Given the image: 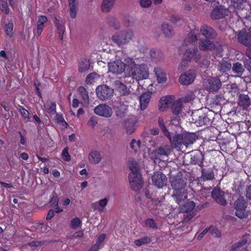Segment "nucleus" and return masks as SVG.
Here are the masks:
<instances>
[{"label": "nucleus", "mask_w": 251, "mask_h": 251, "mask_svg": "<svg viewBox=\"0 0 251 251\" xmlns=\"http://www.w3.org/2000/svg\"><path fill=\"white\" fill-rule=\"evenodd\" d=\"M125 65L126 67V72L137 81L146 79L149 75V69L146 64L137 65L131 58L125 59Z\"/></svg>", "instance_id": "obj_1"}, {"label": "nucleus", "mask_w": 251, "mask_h": 251, "mask_svg": "<svg viewBox=\"0 0 251 251\" xmlns=\"http://www.w3.org/2000/svg\"><path fill=\"white\" fill-rule=\"evenodd\" d=\"M96 93L99 99L102 100H106L113 96V90L107 85H103L97 87Z\"/></svg>", "instance_id": "obj_7"}, {"label": "nucleus", "mask_w": 251, "mask_h": 251, "mask_svg": "<svg viewBox=\"0 0 251 251\" xmlns=\"http://www.w3.org/2000/svg\"><path fill=\"white\" fill-rule=\"evenodd\" d=\"M175 100L173 96H166L161 98L159 101V109L161 111H165L172 105Z\"/></svg>", "instance_id": "obj_13"}, {"label": "nucleus", "mask_w": 251, "mask_h": 251, "mask_svg": "<svg viewBox=\"0 0 251 251\" xmlns=\"http://www.w3.org/2000/svg\"><path fill=\"white\" fill-rule=\"evenodd\" d=\"M227 10L222 6H218L215 8L212 11L211 16L213 19H218L223 18L227 15Z\"/></svg>", "instance_id": "obj_20"}, {"label": "nucleus", "mask_w": 251, "mask_h": 251, "mask_svg": "<svg viewBox=\"0 0 251 251\" xmlns=\"http://www.w3.org/2000/svg\"><path fill=\"white\" fill-rule=\"evenodd\" d=\"M244 62L245 68L251 72V60L247 59Z\"/></svg>", "instance_id": "obj_62"}, {"label": "nucleus", "mask_w": 251, "mask_h": 251, "mask_svg": "<svg viewBox=\"0 0 251 251\" xmlns=\"http://www.w3.org/2000/svg\"><path fill=\"white\" fill-rule=\"evenodd\" d=\"M126 133L128 134H131L133 133L135 129V125L133 124H128L126 125Z\"/></svg>", "instance_id": "obj_56"}, {"label": "nucleus", "mask_w": 251, "mask_h": 251, "mask_svg": "<svg viewBox=\"0 0 251 251\" xmlns=\"http://www.w3.org/2000/svg\"><path fill=\"white\" fill-rule=\"evenodd\" d=\"M199 47L201 50H212L215 48V44L212 41L203 39L199 42Z\"/></svg>", "instance_id": "obj_25"}, {"label": "nucleus", "mask_w": 251, "mask_h": 251, "mask_svg": "<svg viewBox=\"0 0 251 251\" xmlns=\"http://www.w3.org/2000/svg\"><path fill=\"white\" fill-rule=\"evenodd\" d=\"M187 179L182 176H176L171 178L170 182L174 189L172 196L178 204H180L187 198V192L185 189Z\"/></svg>", "instance_id": "obj_2"}, {"label": "nucleus", "mask_w": 251, "mask_h": 251, "mask_svg": "<svg viewBox=\"0 0 251 251\" xmlns=\"http://www.w3.org/2000/svg\"><path fill=\"white\" fill-rule=\"evenodd\" d=\"M251 104V100L247 95L241 94L239 96L238 105L244 109H247Z\"/></svg>", "instance_id": "obj_24"}, {"label": "nucleus", "mask_w": 251, "mask_h": 251, "mask_svg": "<svg viewBox=\"0 0 251 251\" xmlns=\"http://www.w3.org/2000/svg\"><path fill=\"white\" fill-rule=\"evenodd\" d=\"M208 228V231L215 237H220L221 235V231L215 226H211Z\"/></svg>", "instance_id": "obj_48"}, {"label": "nucleus", "mask_w": 251, "mask_h": 251, "mask_svg": "<svg viewBox=\"0 0 251 251\" xmlns=\"http://www.w3.org/2000/svg\"><path fill=\"white\" fill-rule=\"evenodd\" d=\"M151 57L154 61L159 60L162 57V53L159 51L151 50L150 51Z\"/></svg>", "instance_id": "obj_47"}, {"label": "nucleus", "mask_w": 251, "mask_h": 251, "mask_svg": "<svg viewBox=\"0 0 251 251\" xmlns=\"http://www.w3.org/2000/svg\"><path fill=\"white\" fill-rule=\"evenodd\" d=\"M78 91L81 94L83 100L87 102L89 101V96L86 89L83 87H79Z\"/></svg>", "instance_id": "obj_41"}, {"label": "nucleus", "mask_w": 251, "mask_h": 251, "mask_svg": "<svg viewBox=\"0 0 251 251\" xmlns=\"http://www.w3.org/2000/svg\"><path fill=\"white\" fill-rule=\"evenodd\" d=\"M238 40L239 42L246 46L251 45V39L244 30H242L239 32L238 34Z\"/></svg>", "instance_id": "obj_27"}, {"label": "nucleus", "mask_w": 251, "mask_h": 251, "mask_svg": "<svg viewBox=\"0 0 251 251\" xmlns=\"http://www.w3.org/2000/svg\"><path fill=\"white\" fill-rule=\"evenodd\" d=\"M57 27L58 30L59 31V34L60 35H61V38H62V35L65 31V27L64 25H57Z\"/></svg>", "instance_id": "obj_63"}, {"label": "nucleus", "mask_w": 251, "mask_h": 251, "mask_svg": "<svg viewBox=\"0 0 251 251\" xmlns=\"http://www.w3.org/2000/svg\"><path fill=\"white\" fill-rule=\"evenodd\" d=\"M56 105L55 102H51L49 105H45V108L50 114H53L55 113Z\"/></svg>", "instance_id": "obj_45"}, {"label": "nucleus", "mask_w": 251, "mask_h": 251, "mask_svg": "<svg viewBox=\"0 0 251 251\" xmlns=\"http://www.w3.org/2000/svg\"><path fill=\"white\" fill-rule=\"evenodd\" d=\"M108 68L109 72L115 74H120L124 71L126 72L125 60L124 61V63L120 60H117L115 61L109 63Z\"/></svg>", "instance_id": "obj_9"}, {"label": "nucleus", "mask_w": 251, "mask_h": 251, "mask_svg": "<svg viewBox=\"0 0 251 251\" xmlns=\"http://www.w3.org/2000/svg\"><path fill=\"white\" fill-rule=\"evenodd\" d=\"M90 62L86 59L81 60L79 65V71L80 72H84L88 71L90 68Z\"/></svg>", "instance_id": "obj_34"}, {"label": "nucleus", "mask_w": 251, "mask_h": 251, "mask_svg": "<svg viewBox=\"0 0 251 251\" xmlns=\"http://www.w3.org/2000/svg\"><path fill=\"white\" fill-rule=\"evenodd\" d=\"M129 167L131 170V173H138L140 172L138 167V164L136 161L131 160L129 161Z\"/></svg>", "instance_id": "obj_43"}, {"label": "nucleus", "mask_w": 251, "mask_h": 251, "mask_svg": "<svg viewBox=\"0 0 251 251\" xmlns=\"http://www.w3.org/2000/svg\"><path fill=\"white\" fill-rule=\"evenodd\" d=\"M158 124L160 127V128L162 129L163 132H164V134L167 137L170 136V132H168V130L167 129L166 127H165L164 121L163 119L161 118H158Z\"/></svg>", "instance_id": "obj_49"}, {"label": "nucleus", "mask_w": 251, "mask_h": 251, "mask_svg": "<svg viewBox=\"0 0 251 251\" xmlns=\"http://www.w3.org/2000/svg\"><path fill=\"white\" fill-rule=\"evenodd\" d=\"M152 180L154 185L158 188H161L166 184L167 178L161 172H157L154 173Z\"/></svg>", "instance_id": "obj_11"}, {"label": "nucleus", "mask_w": 251, "mask_h": 251, "mask_svg": "<svg viewBox=\"0 0 251 251\" xmlns=\"http://www.w3.org/2000/svg\"><path fill=\"white\" fill-rule=\"evenodd\" d=\"M189 62L190 61L187 60V59L184 58L183 57L182 60L178 67V71L180 72H182L186 70L188 66Z\"/></svg>", "instance_id": "obj_44"}, {"label": "nucleus", "mask_w": 251, "mask_h": 251, "mask_svg": "<svg viewBox=\"0 0 251 251\" xmlns=\"http://www.w3.org/2000/svg\"><path fill=\"white\" fill-rule=\"evenodd\" d=\"M77 5L69 4L70 7V14L72 18H75L77 13Z\"/></svg>", "instance_id": "obj_54"}, {"label": "nucleus", "mask_w": 251, "mask_h": 251, "mask_svg": "<svg viewBox=\"0 0 251 251\" xmlns=\"http://www.w3.org/2000/svg\"><path fill=\"white\" fill-rule=\"evenodd\" d=\"M154 72L156 76L157 81L159 84H163L165 83L167 78L165 73L160 68H155Z\"/></svg>", "instance_id": "obj_23"}, {"label": "nucleus", "mask_w": 251, "mask_h": 251, "mask_svg": "<svg viewBox=\"0 0 251 251\" xmlns=\"http://www.w3.org/2000/svg\"><path fill=\"white\" fill-rule=\"evenodd\" d=\"M0 9L5 14H8L9 9L6 0H0Z\"/></svg>", "instance_id": "obj_50"}, {"label": "nucleus", "mask_w": 251, "mask_h": 251, "mask_svg": "<svg viewBox=\"0 0 251 251\" xmlns=\"http://www.w3.org/2000/svg\"><path fill=\"white\" fill-rule=\"evenodd\" d=\"M195 203L193 201H189L186 203L181 208L182 212H189L191 211L195 207Z\"/></svg>", "instance_id": "obj_38"}, {"label": "nucleus", "mask_w": 251, "mask_h": 251, "mask_svg": "<svg viewBox=\"0 0 251 251\" xmlns=\"http://www.w3.org/2000/svg\"><path fill=\"white\" fill-rule=\"evenodd\" d=\"M13 25L12 22H9L5 26V31L7 36L11 37L13 34Z\"/></svg>", "instance_id": "obj_42"}, {"label": "nucleus", "mask_w": 251, "mask_h": 251, "mask_svg": "<svg viewBox=\"0 0 251 251\" xmlns=\"http://www.w3.org/2000/svg\"><path fill=\"white\" fill-rule=\"evenodd\" d=\"M183 57L189 61L193 59L195 62H197L200 60L201 55L199 52L197 48H195L193 50L190 49L187 50Z\"/></svg>", "instance_id": "obj_15"}, {"label": "nucleus", "mask_w": 251, "mask_h": 251, "mask_svg": "<svg viewBox=\"0 0 251 251\" xmlns=\"http://www.w3.org/2000/svg\"><path fill=\"white\" fill-rule=\"evenodd\" d=\"M202 177L204 180H212L214 178V174L211 169L204 170L202 171Z\"/></svg>", "instance_id": "obj_37"}, {"label": "nucleus", "mask_w": 251, "mask_h": 251, "mask_svg": "<svg viewBox=\"0 0 251 251\" xmlns=\"http://www.w3.org/2000/svg\"><path fill=\"white\" fill-rule=\"evenodd\" d=\"M108 202V199L106 198L100 200L98 202L99 206L101 207L99 209V211L100 212H102L103 210V208H104L106 205L107 204Z\"/></svg>", "instance_id": "obj_52"}, {"label": "nucleus", "mask_w": 251, "mask_h": 251, "mask_svg": "<svg viewBox=\"0 0 251 251\" xmlns=\"http://www.w3.org/2000/svg\"><path fill=\"white\" fill-rule=\"evenodd\" d=\"M217 66L219 71L222 72H226L231 69V63L228 58H223L219 62Z\"/></svg>", "instance_id": "obj_22"}, {"label": "nucleus", "mask_w": 251, "mask_h": 251, "mask_svg": "<svg viewBox=\"0 0 251 251\" xmlns=\"http://www.w3.org/2000/svg\"><path fill=\"white\" fill-rule=\"evenodd\" d=\"M145 226L152 228H156L157 227L154 221L152 219H147L145 222Z\"/></svg>", "instance_id": "obj_55"}, {"label": "nucleus", "mask_w": 251, "mask_h": 251, "mask_svg": "<svg viewBox=\"0 0 251 251\" xmlns=\"http://www.w3.org/2000/svg\"><path fill=\"white\" fill-rule=\"evenodd\" d=\"M196 77L195 71H191L189 72L182 74L179 78L180 83L182 85H189L192 83Z\"/></svg>", "instance_id": "obj_16"}, {"label": "nucleus", "mask_w": 251, "mask_h": 251, "mask_svg": "<svg viewBox=\"0 0 251 251\" xmlns=\"http://www.w3.org/2000/svg\"><path fill=\"white\" fill-rule=\"evenodd\" d=\"M191 116L193 122L198 126L207 125L209 122L208 118L200 110L193 112Z\"/></svg>", "instance_id": "obj_10"}, {"label": "nucleus", "mask_w": 251, "mask_h": 251, "mask_svg": "<svg viewBox=\"0 0 251 251\" xmlns=\"http://www.w3.org/2000/svg\"><path fill=\"white\" fill-rule=\"evenodd\" d=\"M151 241V240L150 238L147 236H145L143 238H141L140 239L135 240L134 243L136 245L138 246H140L149 243Z\"/></svg>", "instance_id": "obj_40"}, {"label": "nucleus", "mask_w": 251, "mask_h": 251, "mask_svg": "<svg viewBox=\"0 0 251 251\" xmlns=\"http://www.w3.org/2000/svg\"><path fill=\"white\" fill-rule=\"evenodd\" d=\"M212 198L215 201L223 205L226 204V200L224 197V192L218 189H214L211 194Z\"/></svg>", "instance_id": "obj_18"}, {"label": "nucleus", "mask_w": 251, "mask_h": 251, "mask_svg": "<svg viewBox=\"0 0 251 251\" xmlns=\"http://www.w3.org/2000/svg\"><path fill=\"white\" fill-rule=\"evenodd\" d=\"M152 92L146 91L144 92L139 98L141 110L146 109L149 104L151 97Z\"/></svg>", "instance_id": "obj_17"}, {"label": "nucleus", "mask_w": 251, "mask_h": 251, "mask_svg": "<svg viewBox=\"0 0 251 251\" xmlns=\"http://www.w3.org/2000/svg\"><path fill=\"white\" fill-rule=\"evenodd\" d=\"M170 21L173 24L180 23L182 21L181 18L176 15L171 16Z\"/></svg>", "instance_id": "obj_59"}, {"label": "nucleus", "mask_w": 251, "mask_h": 251, "mask_svg": "<svg viewBox=\"0 0 251 251\" xmlns=\"http://www.w3.org/2000/svg\"><path fill=\"white\" fill-rule=\"evenodd\" d=\"M108 23L110 25L116 30H119L121 28L120 23L114 18H109Z\"/></svg>", "instance_id": "obj_39"}, {"label": "nucleus", "mask_w": 251, "mask_h": 251, "mask_svg": "<svg viewBox=\"0 0 251 251\" xmlns=\"http://www.w3.org/2000/svg\"><path fill=\"white\" fill-rule=\"evenodd\" d=\"M94 111L96 114L106 118L111 117L113 114L112 108L106 104H99L95 107Z\"/></svg>", "instance_id": "obj_8"}, {"label": "nucleus", "mask_w": 251, "mask_h": 251, "mask_svg": "<svg viewBox=\"0 0 251 251\" xmlns=\"http://www.w3.org/2000/svg\"><path fill=\"white\" fill-rule=\"evenodd\" d=\"M80 220L78 217H75L71 220V226L73 229L77 228L80 225Z\"/></svg>", "instance_id": "obj_51"}, {"label": "nucleus", "mask_w": 251, "mask_h": 251, "mask_svg": "<svg viewBox=\"0 0 251 251\" xmlns=\"http://www.w3.org/2000/svg\"><path fill=\"white\" fill-rule=\"evenodd\" d=\"M204 87L210 91H217L221 86V80L219 78H210L204 82Z\"/></svg>", "instance_id": "obj_12"}, {"label": "nucleus", "mask_w": 251, "mask_h": 251, "mask_svg": "<svg viewBox=\"0 0 251 251\" xmlns=\"http://www.w3.org/2000/svg\"><path fill=\"white\" fill-rule=\"evenodd\" d=\"M247 206V202L242 197H240L235 201L234 206L236 209V215L241 219H243L248 216L246 211V208Z\"/></svg>", "instance_id": "obj_5"}, {"label": "nucleus", "mask_w": 251, "mask_h": 251, "mask_svg": "<svg viewBox=\"0 0 251 251\" xmlns=\"http://www.w3.org/2000/svg\"><path fill=\"white\" fill-rule=\"evenodd\" d=\"M162 30L167 37H171L174 33L172 28L167 23H163L161 25Z\"/></svg>", "instance_id": "obj_33"}, {"label": "nucleus", "mask_w": 251, "mask_h": 251, "mask_svg": "<svg viewBox=\"0 0 251 251\" xmlns=\"http://www.w3.org/2000/svg\"><path fill=\"white\" fill-rule=\"evenodd\" d=\"M134 36V31L129 28L113 35L111 40L118 47H123L128 44Z\"/></svg>", "instance_id": "obj_4"}, {"label": "nucleus", "mask_w": 251, "mask_h": 251, "mask_svg": "<svg viewBox=\"0 0 251 251\" xmlns=\"http://www.w3.org/2000/svg\"><path fill=\"white\" fill-rule=\"evenodd\" d=\"M116 0H103L101 6L103 12H108L112 8Z\"/></svg>", "instance_id": "obj_31"}, {"label": "nucleus", "mask_w": 251, "mask_h": 251, "mask_svg": "<svg viewBox=\"0 0 251 251\" xmlns=\"http://www.w3.org/2000/svg\"><path fill=\"white\" fill-rule=\"evenodd\" d=\"M140 3L143 7H148L150 6L151 3V0H140Z\"/></svg>", "instance_id": "obj_61"}, {"label": "nucleus", "mask_w": 251, "mask_h": 251, "mask_svg": "<svg viewBox=\"0 0 251 251\" xmlns=\"http://www.w3.org/2000/svg\"><path fill=\"white\" fill-rule=\"evenodd\" d=\"M200 35L199 30L195 28L190 33H189L183 41V45L184 46H188L189 45L195 44Z\"/></svg>", "instance_id": "obj_14"}, {"label": "nucleus", "mask_w": 251, "mask_h": 251, "mask_svg": "<svg viewBox=\"0 0 251 251\" xmlns=\"http://www.w3.org/2000/svg\"><path fill=\"white\" fill-rule=\"evenodd\" d=\"M201 31L206 38H213L216 35L215 30L206 25H203L201 26Z\"/></svg>", "instance_id": "obj_21"}, {"label": "nucleus", "mask_w": 251, "mask_h": 251, "mask_svg": "<svg viewBox=\"0 0 251 251\" xmlns=\"http://www.w3.org/2000/svg\"><path fill=\"white\" fill-rule=\"evenodd\" d=\"M141 146V142L140 140H136L133 139L130 143V148L135 151H137L138 149L140 148Z\"/></svg>", "instance_id": "obj_46"}, {"label": "nucleus", "mask_w": 251, "mask_h": 251, "mask_svg": "<svg viewBox=\"0 0 251 251\" xmlns=\"http://www.w3.org/2000/svg\"><path fill=\"white\" fill-rule=\"evenodd\" d=\"M50 203L53 206L57 205V204H58V198L56 194H53L52 197L50 200Z\"/></svg>", "instance_id": "obj_58"}, {"label": "nucleus", "mask_w": 251, "mask_h": 251, "mask_svg": "<svg viewBox=\"0 0 251 251\" xmlns=\"http://www.w3.org/2000/svg\"><path fill=\"white\" fill-rule=\"evenodd\" d=\"M247 242V240L245 238H242L240 241L234 244L236 248L239 249L243 245H245Z\"/></svg>", "instance_id": "obj_60"}, {"label": "nucleus", "mask_w": 251, "mask_h": 251, "mask_svg": "<svg viewBox=\"0 0 251 251\" xmlns=\"http://www.w3.org/2000/svg\"><path fill=\"white\" fill-rule=\"evenodd\" d=\"M18 110L20 111L25 122H28L30 121L31 117L29 112L25 108L21 106H19Z\"/></svg>", "instance_id": "obj_35"}, {"label": "nucleus", "mask_w": 251, "mask_h": 251, "mask_svg": "<svg viewBox=\"0 0 251 251\" xmlns=\"http://www.w3.org/2000/svg\"><path fill=\"white\" fill-rule=\"evenodd\" d=\"M171 108L172 113L174 115H178L180 114L182 110V99H179L176 100L175 99Z\"/></svg>", "instance_id": "obj_26"}, {"label": "nucleus", "mask_w": 251, "mask_h": 251, "mask_svg": "<svg viewBox=\"0 0 251 251\" xmlns=\"http://www.w3.org/2000/svg\"><path fill=\"white\" fill-rule=\"evenodd\" d=\"M232 70L234 73L236 74L239 76L242 75L244 68L241 63L236 62L233 64Z\"/></svg>", "instance_id": "obj_32"}, {"label": "nucleus", "mask_w": 251, "mask_h": 251, "mask_svg": "<svg viewBox=\"0 0 251 251\" xmlns=\"http://www.w3.org/2000/svg\"><path fill=\"white\" fill-rule=\"evenodd\" d=\"M62 158L66 161H68L71 159V157L68 153V149L66 148L63 149L62 152Z\"/></svg>", "instance_id": "obj_57"}, {"label": "nucleus", "mask_w": 251, "mask_h": 251, "mask_svg": "<svg viewBox=\"0 0 251 251\" xmlns=\"http://www.w3.org/2000/svg\"><path fill=\"white\" fill-rule=\"evenodd\" d=\"M88 159L92 164H98L101 161L100 153L98 151H93L89 153Z\"/></svg>", "instance_id": "obj_28"}, {"label": "nucleus", "mask_w": 251, "mask_h": 251, "mask_svg": "<svg viewBox=\"0 0 251 251\" xmlns=\"http://www.w3.org/2000/svg\"><path fill=\"white\" fill-rule=\"evenodd\" d=\"M48 19L46 16H40L38 17L37 24V33L40 36L42 33L44 28V24L46 23Z\"/></svg>", "instance_id": "obj_29"}, {"label": "nucleus", "mask_w": 251, "mask_h": 251, "mask_svg": "<svg viewBox=\"0 0 251 251\" xmlns=\"http://www.w3.org/2000/svg\"><path fill=\"white\" fill-rule=\"evenodd\" d=\"M87 124L89 126L94 128L98 124L97 118L95 116H92L88 120Z\"/></svg>", "instance_id": "obj_53"}, {"label": "nucleus", "mask_w": 251, "mask_h": 251, "mask_svg": "<svg viewBox=\"0 0 251 251\" xmlns=\"http://www.w3.org/2000/svg\"><path fill=\"white\" fill-rule=\"evenodd\" d=\"M169 139L172 148L176 149L177 151H180L182 146L186 147L189 145L192 144L196 140V136L194 133H183L181 134H176L173 138L167 136Z\"/></svg>", "instance_id": "obj_3"}, {"label": "nucleus", "mask_w": 251, "mask_h": 251, "mask_svg": "<svg viewBox=\"0 0 251 251\" xmlns=\"http://www.w3.org/2000/svg\"><path fill=\"white\" fill-rule=\"evenodd\" d=\"M100 79V76L97 73H93L90 74L86 78V82L87 84H91L96 82Z\"/></svg>", "instance_id": "obj_36"}, {"label": "nucleus", "mask_w": 251, "mask_h": 251, "mask_svg": "<svg viewBox=\"0 0 251 251\" xmlns=\"http://www.w3.org/2000/svg\"><path fill=\"white\" fill-rule=\"evenodd\" d=\"M128 180L130 186L132 190L136 191L142 187L143 180L140 172L129 173Z\"/></svg>", "instance_id": "obj_6"}, {"label": "nucleus", "mask_w": 251, "mask_h": 251, "mask_svg": "<svg viewBox=\"0 0 251 251\" xmlns=\"http://www.w3.org/2000/svg\"><path fill=\"white\" fill-rule=\"evenodd\" d=\"M105 238V235L104 234H100L97 240L96 243L100 245L103 242Z\"/></svg>", "instance_id": "obj_64"}, {"label": "nucleus", "mask_w": 251, "mask_h": 251, "mask_svg": "<svg viewBox=\"0 0 251 251\" xmlns=\"http://www.w3.org/2000/svg\"><path fill=\"white\" fill-rule=\"evenodd\" d=\"M115 85L117 90L122 95H127L129 93V90L126 87V86L119 81L115 82Z\"/></svg>", "instance_id": "obj_30"}, {"label": "nucleus", "mask_w": 251, "mask_h": 251, "mask_svg": "<svg viewBox=\"0 0 251 251\" xmlns=\"http://www.w3.org/2000/svg\"><path fill=\"white\" fill-rule=\"evenodd\" d=\"M172 152V149L168 145H164L157 149L154 151L157 158H163V156H168Z\"/></svg>", "instance_id": "obj_19"}]
</instances>
